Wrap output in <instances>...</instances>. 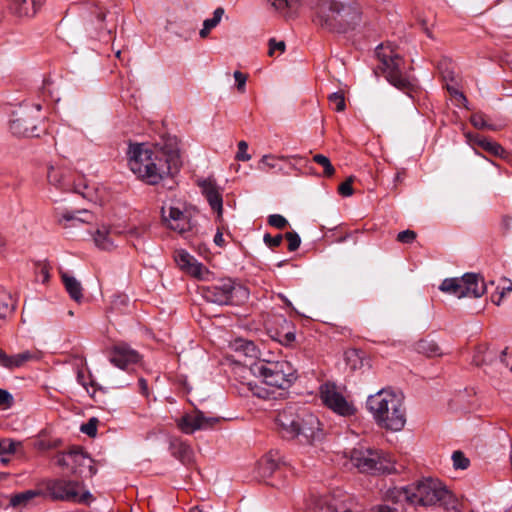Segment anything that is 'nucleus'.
<instances>
[{
    "mask_svg": "<svg viewBox=\"0 0 512 512\" xmlns=\"http://www.w3.org/2000/svg\"><path fill=\"white\" fill-rule=\"evenodd\" d=\"M126 156L131 172L149 185L158 184L177 168L178 157L157 145L130 143Z\"/></svg>",
    "mask_w": 512,
    "mask_h": 512,
    "instance_id": "1",
    "label": "nucleus"
},
{
    "mask_svg": "<svg viewBox=\"0 0 512 512\" xmlns=\"http://www.w3.org/2000/svg\"><path fill=\"white\" fill-rule=\"evenodd\" d=\"M314 22L333 32H346L362 22V9L355 0H317Z\"/></svg>",
    "mask_w": 512,
    "mask_h": 512,
    "instance_id": "2",
    "label": "nucleus"
},
{
    "mask_svg": "<svg viewBox=\"0 0 512 512\" xmlns=\"http://www.w3.org/2000/svg\"><path fill=\"white\" fill-rule=\"evenodd\" d=\"M367 409L382 428L401 431L406 424L404 396L400 392L382 389L367 399Z\"/></svg>",
    "mask_w": 512,
    "mask_h": 512,
    "instance_id": "3",
    "label": "nucleus"
},
{
    "mask_svg": "<svg viewBox=\"0 0 512 512\" xmlns=\"http://www.w3.org/2000/svg\"><path fill=\"white\" fill-rule=\"evenodd\" d=\"M276 423L284 438L302 437L309 443L322 439L323 434L318 418L304 408L285 407L278 412Z\"/></svg>",
    "mask_w": 512,
    "mask_h": 512,
    "instance_id": "4",
    "label": "nucleus"
},
{
    "mask_svg": "<svg viewBox=\"0 0 512 512\" xmlns=\"http://www.w3.org/2000/svg\"><path fill=\"white\" fill-rule=\"evenodd\" d=\"M378 68L383 72L387 81L397 89L410 94L414 90L413 79L403 72L404 59L390 44H380L376 48Z\"/></svg>",
    "mask_w": 512,
    "mask_h": 512,
    "instance_id": "5",
    "label": "nucleus"
},
{
    "mask_svg": "<svg viewBox=\"0 0 512 512\" xmlns=\"http://www.w3.org/2000/svg\"><path fill=\"white\" fill-rule=\"evenodd\" d=\"M353 466L360 472L391 474L397 472L395 460L386 452L371 448H355L350 456Z\"/></svg>",
    "mask_w": 512,
    "mask_h": 512,
    "instance_id": "6",
    "label": "nucleus"
},
{
    "mask_svg": "<svg viewBox=\"0 0 512 512\" xmlns=\"http://www.w3.org/2000/svg\"><path fill=\"white\" fill-rule=\"evenodd\" d=\"M409 485L410 504L415 506H434L449 497V491L437 478L424 477Z\"/></svg>",
    "mask_w": 512,
    "mask_h": 512,
    "instance_id": "7",
    "label": "nucleus"
},
{
    "mask_svg": "<svg viewBox=\"0 0 512 512\" xmlns=\"http://www.w3.org/2000/svg\"><path fill=\"white\" fill-rule=\"evenodd\" d=\"M255 373L265 384L276 389H288L296 380V370L286 360L266 361L255 366Z\"/></svg>",
    "mask_w": 512,
    "mask_h": 512,
    "instance_id": "8",
    "label": "nucleus"
},
{
    "mask_svg": "<svg viewBox=\"0 0 512 512\" xmlns=\"http://www.w3.org/2000/svg\"><path fill=\"white\" fill-rule=\"evenodd\" d=\"M205 298L216 304H234L244 303L249 297V291L240 283L231 279H223L218 284L204 288Z\"/></svg>",
    "mask_w": 512,
    "mask_h": 512,
    "instance_id": "9",
    "label": "nucleus"
},
{
    "mask_svg": "<svg viewBox=\"0 0 512 512\" xmlns=\"http://www.w3.org/2000/svg\"><path fill=\"white\" fill-rule=\"evenodd\" d=\"M439 289L457 298H478L485 293L486 285L479 274L466 273L460 278L455 277L443 280Z\"/></svg>",
    "mask_w": 512,
    "mask_h": 512,
    "instance_id": "10",
    "label": "nucleus"
},
{
    "mask_svg": "<svg viewBox=\"0 0 512 512\" xmlns=\"http://www.w3.org/2000/svg\"><path fill=\"white\" fill-rule=\"evenodd\" d=\"M307 507L315 512H360V507L347 494L335 491L325 495H310Z\"/></svg>",
    "mask_w": 512,
    "mask_h": 512,
    "instance_id": "11",
    "label": "nucleus"
},
{
    "mask_svg": "<svg viewBox=\"0 0 512 512\" xmlns=\"http://www.w3.org/2000/svg\"><path fill=\"white\" fill-rule=\"evenodd\" d=\"M47 492L54 500L90 504L94 497L78 481L55 479L46 485Z\"/></svg>",
    "mask_w": 512,
    "mask_h": 512,
    "instance_id": "12",
    "label": "nucleus"
},
{
    "mask_svg": "<svg viewBox=\"0 0 512 512\" xmlns=\"http://www.w3.org/2000/svg\"><path fill=\"white\" fill-rule=\"evenodd\" d=\"M39 123L38 116H35L31 110H18L13 112L9 127L15 136L39 137L41 133Z\"/></svg>",
    "mask_w": 512,
    "mask_h": 512,
    "instance_id": "13",
    "label": "nucleus"
},
{
    "mask_svg": "<svg viewBox=\"0 0 512 512\" xmlns=\"http://www.w3.org/2000/svg\"><path fill=\"white\" fill-rule=\"evenodd\" d=\"M320 397L329 409L341 416L352 415L355 411L353 405L345 399L334 384H323L320 387Z\"/></svg>",
    "mask_w": 512,
    "mask_h": 512,
    "instance_id": "14",
    "label": "nucleus"
},
{
    "mask_svg": "<svg viewBox=\"0 0 512 512\" xmlns=\"http://www.w3.org/2000/svg\"><path fill=\"white\" fill-rule=\"evenodd\" d=\"M57 464L66 467L70 473L75 475H82L84 468H88L90 474L94 473L92 470V459L79 448L58 454Z\"/></svg>",
    "mask_w": 512,
    "mask_h": 512,
    "instance_id": "15",
    "label": "nucleus"
},
{
    "mask_svg": "<svg viewBox=\"0 0 512 512\" xmlns=\"http://www.w3.org/2000/svg\"><path fill=\"white\" fill-rule=\"evenodd\" d=\"M162 220L167 228L179 233L185 234L193 228L191 215L186 210H181L174 206H163L161 209Z\"/></svg>",
    "mask_w": 512,
    "mask_h": 512,
    "instance_id": "16",
    "label": "nucleus"
},
{
    "mask_svg": "<svg viewBox=\"0 0 512 512\" xmlns=\"http://www.w3.org/2000/svg\"><path fill=\"white\" fill-rule=\"evenodd\" d=\"M218 417H207L203 412L195 410L191 413H186L177 419L176 423L178 428L186 434H192L197 430H205L214 427L219 423Z\"/></svg>",
    "mask_w": 512,
    "mask_h": 512,
    "instance_id": "17",
    "label": "nucleus"
},
{
    "mask_svg": "<svg viewBox=\"0 0 512 512\" xmlns=\"http://www.w3.org/2000/svg\"><path fill=\"white\" fill-rule=\"evenodd\" d=\"M7 11L16 19L33 18L41 9L44 0H7Z\"/></svg>",
    "mask_w": 512,
    "mask_h": 512,
    "instance_id": "18",
    "label": "nucleus"
},
{
    "mask_svg": "<svg viewBox=\"0 0 512 512\" xmlns=\"http://www.w3.org/2000/svg\"><path fill=\"white\" fill-rule=\"evenodd\" d=\"M55 217L57 224L63 229L75 228L83 223H89L93 219L92 213L87 210H58Z\"/></svg>",
    "mask_w": 512,
    "mask_h": 512,
    "instance_id": "19",
    "label": "nucleus"
},
{
    "mask_svg": "<svg viewBox=\"0 0 512 512\" xmlns=\"http://www.w3.org/2000/svg\"><path fill=\"white\" fill-rule=\"evenodd\" d=\"M175 262L181 271L195 279L208 281L213 278V273L197 258H175Z\"/></svg>",
    "mask_w": 512,
    "mask_h": 512,
    "instance_id": "20",
    "label": "nucleus"
},
{
    "mask_svg": "<svg viewBox=\"0 0 512 512\" xmlns=\"http://www.w3.org/2000/svg\"><path fill=\"white\" fill-rule=\"evenodd\" d=\"M139 359L137 351L125 344L116 345L109 355L110 362L120 369H127L130 365L137 363Z\"/></svg>",
    "mask_w": 512,
    "mask_h": 512,
    "instance_id": "21",
    "label": "nucleus"
},
{
    "mask_svg": "<svg viewBox=\"0 0 512 512\" xmlns=\"http://www.w3.org/2000/svg\"><path fill=\"white\" fill-rule=\"evenodd\" d=\"M38 359L37 353L29 350L8 355L5 351L0 349V367L8 370H14L23 367L26 363Z\"/></svg>",
    "mask_w": 512,
    "mask_h": 512,
    "instance_id": "22",
    "label": "nucleus"
},
{
    "mask_svg": "<svg viewBox=\"0 0 512 512\" xmlns=\"http://www.w3.org/2000/svg\"><path fill=\"white\" fill-rule=\"evenodd\" d=\"M198 185L201 188L202 193L207 199L212 210L216 211L218 214H221L223 209V200L215 181L212 179H205L199 181Z\"/></svg>",
    "mask_w": 512,
    "mask_h": 512,
    "instance_id": "23",
    "label": "nucleus"
},
{
    "mask_svg": "<svg viewBox=\"0 0 512 512\" xmlns=\"http://www.w3.org/2000/svg\"><path fill=\"white\" fill-rule=\"evenodd\" d=\"M467 139L471 145H476L492 156L505 159L509 153L497 142L492 141L479 134H467Z\"/></svg>",
    "mask_w": 512,
    "mask_h": 512,
    "instance_id": "24",
    "label": "nucleus"
},
{
    "mask_svg": "<svg viewBox=\"0 0 512 512\" xmlns=\"http://www.w3.org/2000/svg\"><path fill=\"white\" fill-rule=\"evenodd\" d=\"M280 455L277 451L265 454L257 463V476L263 480L271 477L279 467Z\"/></svg>",
    "mask_w": 512,
    "mask_h": 512,
    "instance_id": "25",
    "label": "nucleus"
},
{
    "mask_svg": "<svg viewBox=\"0 0 512 512\" xmlns=\"http://www.w3.org/2000/svg\"><path fill=\"white\" fill-rule=\"evenodd\" d=\"M114 234L107 225H100L93 233L94 244L103 251H110L114 244Z\"/></svg>",
    "mask_w": 512,
    "mask_h": 512,
    "instance_id": "26",
    "label": "nucleus"
},
{
    "mask_svg": "<svg viewBox=\"0 0 512 512\" xmlns=\"http://www.w3.org/2000/svg\"><path fill=\"white\" fill-rule=\"evenodd\" d=\"M63 284L69 296L76 302L83 298V288L81 283L71 274L70 271L60 269Z\"/></svg>",
    "mask_w": 512,
    "mask_h": 512,
    "instance_id": "27",
    "label": "nucleus"
},
{
    "mask_svg": "<svg viewBox=\"0 0 512 512\" xmlns=\"http://www.w3.org/2000/svg\"><path fill=\"white\" fill-rule=\"evenodd\" d=\"M47 179L51 185L61 190H68L71 186L67 178V172L62 168L50 166L47 172Z\"/></svg>",
    "mask_w": 512,
    "mask_h": 512,
    "instance_id": "28",
    "label": "nucleus"
},
{
    "mask_svg": "<svg viewBox=\"0 0 512 512\" xmlns=\"http://www.w3.org/2000/svg\"><path fill=\"white\" fill-rule=\"evenodd\" d=\"M410 485L405 487H389L382 491V499L387 502L401 503L406 501L410 503Z\"/></svg>",
    "mask_w": 512,
    "mask_h": 512,
    "instance_id": "29",
    "label": "nucleus"
},
{
    "mask_svg": "<svg viewBox=\"0 0 512 512\" xmlns=\"http://www.w3.org/2000/svg\"><path fill=\"white\" fill-rule=\"evenodd\" d=\"M288 157L281 156L277 157L274 155H264L259 163V168L265 172L275 171L277 173H282L284 171L283 167L279 164V161H287Z\"/></svg>",
    "mask_w": 512,
    "mask_h": 512,
    "instance_id": "30",
    "label": "nucleus"
},
{
    "mask_svg": "<svg viewBox=\"0 0 512 512\" xmlns=\"http://www.w3.org/2000/svg\"><path fill=\"white\" fill-rule=\"evenodd\" d=\"M39 495L40 492L37 490H27L14 494L10 497V506L13 508L26 507L35 497Z\"/></svg>",
    "mask_w": 512,
    "mask_h": 512,
    "instance_id": "31",
    "label": "nucleus"
},
{
    "mask_svg": "<svg viewBox=\"0 0 512 512\" xmlns=\"http://www.w3.org/2000/svg\"><path fill=\"white\" fill-rule=\"evenodd\" d=\"M268 2L275 11L283 16L290 15L299 7V0H268Z\"/></svg>",
    "mask_w": 512,
    "mask_h": 512,
    "instance_id": "32",
    "label": "nucleus"
},
{
    "mask_svg": "<svg viewBox=\"0 0 512 512\" xmlns=\"http://www.w3.org/2000/svg\"><path fill=\"white\" fill-rule=\"evenodd\" d=\"M512 292V281L508 278H502L500 284L497 286L496 291L491 295L493 304L500 306L507 293Z\"/></svg>",
    "mask_w": 512,
    "mask_h": 512,
    "instance_id": "33",
    "label": "nucleus"
},
{
    "mask_svg": "<svg viewBox=\"0 0 512 512\" xmlns=\"http://www.w3.org/2000/svg\"><path fill=\"white\" fill-rule=\"evenodd\" d=\"M416 350L428 357H436L442 354L438 344L432 340H420L416 344Z\"/></svg>",
    "mask_w": 512,
    "mask_h": 512,
    "instance_id": "34",
    "label": "nucleus"
},
{
    "mask_svg": "<svg viewBox=\"0 0 512 512\" xmlns=\"http://www.w3.org/2000/svg\"><path fill=\"white\" fill-rule=\"evenodd\" d=\"M15 309V301L7 291H0V320L5 319Z\"/></svg>",
    "mask_w": 512,
    "mask_h": 512,
    "instance_id": "35",
    "label": "nucleus"
},
{
    "mask_svg": "<svg viewBox=\"0 0 512 512\" xmlns=\"http://www.w3.org/2000/svg\"><path fill=\"white\" fill-rule=\"evenodd\" d=\"M223 14H224V9L221 7H218L215 9V11L213 13V17L206 19L203 22V28L200 30V33H199L201 38H206L208 36L211 29H213L214 27H216L219 24Z\"/></svg>",
    "mask_w": 512,
    "mask_h": 512,
    "instance_id": "36",
    "label": "nucleus"
},
{
    "mask_svg": "<svg viewBox=\"0 0 512 512\" xmlns=\"http://www.w3.org/2000/svg\"><path fill=\"white\" fill-rule=\"evenodd\" d=\"M313 161L323 168L324 176L331 177L335 173L333 165L325 155L316 154L313 156Z\"/></svg>",
    "mask_w": 512,
    "mask_h": 512,
    "instance_id": "37",
    "label": "nucleus"
},
{
    "mask_svg": "<svg viewBox=\"0 0 512 512\" xmlns=\"http://www.w3.org/2000/svg\"><path fill=\"white\" fill-rule=\"evenodd\" d=\"M471 124L477 128V129H488V130H495V126L492 124H489L486 120V117L483 113H474L471 115L470 118Z\"/></svg>",
    "mask_w": 512,
    "mask_h": 512,
    "instance_id": "38",
    "label": "nucleus"
},
{
    "mask_svg": "<svg viewBox=\"0 0 512 512\" xmlns=\"http://www.w3.org/2000/svg\"><path fill=\"white\" fill-rule=\"evenodd\" d=\"M328 99H329V103H330L332 109H334L335 111L342 112L345 110L346 103H345V98H344L343 93H341V92L332 93L328 97Z\"/></svg>",
    "mask_w": 512,
    "mask_h": 512,
    "instance_id": "39",
    "label": "nucleus"
},
{
    "mask_svg": "<svg viewBox=\"0 0 512 512\" xmlns=\"http://www.w3.org/2000/svg\"><path fill=\"white\" fill-rule=\"evenodd\" d=\"M284 237L288 242L289 252H294L299 248L301 244V239L300 236L295 231L286 232Z\"/></svg>",
    "mask_w": 512,
    "mask_h": 512,
    "instance_id": "40",
    "label": "nucleus"
},
{
    "mask_svg": "<svg viewBox=\"0 0 512 512\" xmlns=\"http://www.w3.org/2000/svg\"><path fill=\"white\" fill-rule=\"evenodd\" d=\"M452 461L456 469H466L469 466V459L460 451L452 454Z\"/></svg>",
    "mask_w": 512,
    "mask_h": 512,
    "instance_id": "41",
    "label": "nucleus"
},
{
    "mask_svg": "<svg viewBox=\"0 0 512 512\" xmlns=\"http://www.w3.org/2000/svg\"><path fill=\"white\" fill-rule=\"evenodd\" d=\"M267 222L270 226L277 229H284L288 225L287 219L280 214L269 215Z\"/></svg>",
    "mask_w": 512,
    "mask_h": 512,
    "instance_id": "42",
    "label": "nucleus"
},
{
    "mask_svg": "<svg viewBox=\"0 0 512 512\" xmlns=\"http://www.w3.org/2000/svg\"><path fill=\"white\" fill-rule=\"evenodd\" d=\"M234 346L236 350L242 349L245 355H252L255 352V345L250 341L239 339L235 341Z\"/></svg>",
    "mask_w": 512,
    "mask_h": 512,
    "instance_id": "43",
    "label": "nucleus"
},
{
    "mask_svg": "<svg viewBox=\"0 0 512 512\" xmlns=\"http://www.w3.org/2000/svg\"><path fill=\"white\" fill-rule=\"evenodd\" d=\"M269 50L268 55L270 57H273L276 52H279V54H282L285 51V42L284 41H276L274 38H271L269 40Z\"/></svg>",
    "mask_w": 512,
    "mask_h": 512,
    "instance_id": "44",
    "label": "nucleus"
},
{
    "mask_svg": "<svg viewBox=\"0 0 512 512\" xmlns=\"http://www.w3.org/2000/svg\"><path fill=\"white\" fill-rule=\"evenodd\" d=\"M233 76L236 82V88L238 92L244 93L246 90V82L248 79V75L237 70L234 72Z\"/></svg>",
    "mask_w": 512,
    "mask_h": 512,
    "instance_id": "45",
    "label": "nucleus"
},
{
    "mask_svg": "<svg viewBox=\"0 0 512 512\" xmlns=\"http://www.w3.org/2000/svg\"><path fill=\"white\" fill-rule=\"evenodd\" d=\"M18 443L9 439L0 440V456L6 454H13L16 451Z\"/></svg>",
    "mask_w": 512,
    "mask_h": 512,
    "instance_id": "46",
    "label": "nucleus"
},
{
    "mask_svg": "<svg viewBox=\"0 0 512 512\" xmlns=\"http://www.w3.org/2000/svg\"><path fill=\"white\" fill-rule=\"evenodd\" d=\"M97 423L98 420L96 418H91L87 423L81 426V431L88 436L94 437L97 433Z\"/></svg>",
    "mask_w": 512,
    "mask_h": 512,
    "instance_id": "47",
    "label": "nucleus"
},
{
    "mask_svg": "<svg viewBox=\"0 0 512 512\" xmlns=\"http://www.w3.org/2000/svg\"><path fill=\"white\" fill-rule=\"evenodd\" d=\"M353 178L349 177L346 181L341 183L338 187V192L344 197H349L353 194L352 188Z\"/></svg>",
    "mask_w": 512,
    "mask_h": 512,
    "instance_id": "48",
    "label": "nucleus"
},
{
    "mask_svg": "<svg viewBox=\"0 0 512 512\" xmlns=\"http://www.w3.org/2000/svg\"><path fill=\"white\" fill-rule=\"evenodd\" d=\"M264 243L270 247V248H275V247H278L280 246V244L282 243L283 241V236L281 234H277L275 236H271L270 234L266 233L264 235Z\"/></svg>",
    "mask_w": 512,
    "mask_h": 512,
    "instance_id": "49",
    "label": "nucleus"
},
{
    "mask_svg": "<svg viewBox=\"0 0 512 512\" xmlns=\"http://www.w3.org/2000/svg\"><path fill=\"white\" fill-rule=\"evenodd\" d=\"M248 144L245 141H240L238 143V151L236 154V159L239 161H248L251 159V156L247 153Z\"/></svg>",
    "mask_w": 512,
    "mask_h": 512,
    "instance_id": "50",
    "label": "nucleus"
},
{
    "mask_svg": "<svg viewBox=\"0 0 512 512\" xmlns=\"http://www.w3.org/2000/svg\"><path fill=\"white\" fill-rule=\"evenodd\" d=\"M416 233L412 230H405L397 235V240L401 243H411L415 240Z\"/></svg>",
    "mask_w": 512,
    "mask_h": 512,
    "instance_id": "51",
    "label": "nucleus"
},
{
    "mask_svg": "<svg viewBox=\"0 0 512 512\" xmlns=\"http://www.w3.org/2000/svg\"><path fill=\"white\" fill-rule=\"evenodd\" d=\"M13 404V396L4 389L0 388V406H5L6 408L11 407Z\"/></svg>",
    "mask_w": 512,
    "mask_h": 512,
    "instance_id": "52",
    "label": "nucleus"
},
{
    "mask_svg": "<svg viewBox=\"0 0 512 512\" xmlns=\"http://www.w3.org/2000/svg\"><path fill=\"white\" fill-rule=\"evenodd\" d=\"M373 512H396V509L385 504L376 505L372 508Z\"/></svg>",
    "mask_w": 512,
    "mask_h": 512,
    "instance_id": "53",
    "label": "nucleus"
},
{
    "mask_svg": "<svg viewBox=\"0 0 512 512\" xmlns=\"http://www.w3.org/2000/svg\"><path fill=\"white\" fill-rule=\"evenodd\" d=\"M448 90L449 92L451 93V95H454L455 98L459 101V102H462L463 105H465V103L467 102V99L466 97L464 96L463 93L459 92L458 90L454 89V88H450L448 87Z\"/></svg>",
    "mask_w": 512,
    "mask_h": 512,
    "instance_id": "54",
    "label": "nucleus"
},
{
    "mask_svg": "<svg viewBox=\"0 0 512 512\" xmlns=\"http://www.w3.org/2000/svg\"><path fill=\"white\" fill-rule=\"evenodd\" d=\"M180 451L183 453L184 457L189 460L191 455V448L186 444H180Z\"/></svg>",
    "mask_w": 512,
    "mask_h": 512,
    "instance_id": "55",
    "label": "nucleus"
},
{
    "mask_svg": "<svg viewBox=\"0 0 512 512\" xmlns=\"http://www.w3.org/2000/svg\"><path fill=\"white\" fill-rule=\"evenodd\" d=\"M214 242L216 245L222 246L224 243L223 234L220 232H217L216 235L214 236Z\"/></svg>",
    "mask_w": 512,
    "mask_h": 512,
    "instance_id": "56",
    "label": "nucleus"
},
{
    "mask_svg": "<svg viewBox=\"0 0 512 512\" xmlns=\"http://www.w3.org/2000/svg\"><path fill=\"white\" fill-rule=\"evenodd\" d=\"M139 386H140L141 392L144 395H147V391H148L147 382L141 378V379H139Z\"/></svg>",
    "mask_w": 512,
    "mask_h": 512,
    "instance_id": "57",
    "label": "nucleus"
},
{
    "mask_svg": "<svg viewBox=\"0 0 512 512\" xmlns=\"http://www.w3.org/2000/svg\"><path fill=\"white\" fill-rule=\"evenodd\" d=\"M24 110H31L35 116H38V121L40 122V111H41V105L37 104L35 105V108H25Z\"/></svg>",
    "mask_w": 512,
    "mask_h": 512,
    "instance_id": "58",
    "label": "nucleus"
},
{
    "mask_svg": "<svg viewBox=\"0 0 512 512\" xmlns=\"http://www.w3.org/2000/svg\"><path fill=\"white\" fill-rule=\"evenodd\" d=\"M105 17H106V15L102 10H97L96 18L100 24H102L104 22Z\"/></svg>",
    "mask_w": 512,
    "mask_h": 512,
    "instance_id": "59",
    "label": "nucleus"
},
{
    "mask_svg": "<svg viewBox=\"0 0 512 512\" xmlns=\"http://www.w3.org/2000/svg\"><path fill=\"white\" fill-rule=\"evenodd\" d=\"M84 378H85V377H84V372H83V371H78V373H77V380H78V382H79L82 386L86 387V382H85V379H84Z\"/></svg>",
    "mask_w": 512,
    "mask_h": 512,
    "instance_id": "60",
    "label": "nucleus"
},
{
    "mask_svg": "<svg viewBox=\"0 0 512 512\" xmlns=\"http://www.w3.org/2000/svg\"><path fill=\"white\" fill-rule=\"evenodd\" d=\"M41 274H42V281L46 282L49 279L48 271L45 268H42Z\"/></svg>",
    "mask_w": 512,
    "mask_h": 512,
    "instance_id": "61",
    "label": "nucleus"
},
{
    "mask_svg": "<svg viewBox=\"0 0 512 512\" xmlns=\"http://www.w3.org/2000/svg\"><path fill=\"white\" fill-rule=\"evenodd\" d=\"M189 512H203V511L199 507L196 506V507L191 508Z\"/></svg>",
    "mask_w": 512,
    "mask_h": 512,
    "instance_id": "62",
    "label": "nucleus"
},
{
    "mask_svg": "<svg viewBox=\"0 0 512 512\" xmlns=\"http://www.w3.org/2000/svg\"><path fill=\"white\" fill-rule=\"evenodd\" d=\"M8 461H9V460H8L7 458H5V457H2V458H1V462H2V463H4V464H7V463H8Z\"/></svg>",
    "mask_w": 512,
    "mask_h": 512,
    "instance_id": "63",
    "label": "nucleus"
},
{
    "mask_svg": "<svg viewBox=\"0 0 512 512\" xmlns=\"http://www.w3.org/2000/svg\"><path fill=\"white\" fill-rule=\"evenodd\" d=\"M120 53H121L120 51H117L116 56L120 57Z\"/></svg>",
    "mask_w": 512,
    "mask_h": 512,
    "instance_id": "64",
    "label": "nucleus"
}]
</instances>
